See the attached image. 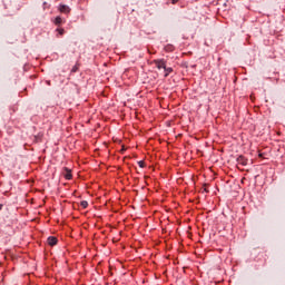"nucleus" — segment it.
Segmentation results:
<instances>
[{
	"label": "nucleus",
	"instance_id": "obj_1",
	"mask_svg": "<svg viewBox=\"0 0 285 285\" xmlns=\"http://www.w3.org/2000/svg\"><path fill=\"white\" fill-rule=\"evenodd\" d=\"M155 66L158 68V70H161L166 68V60L165 59H158L154 60Z\"/></svg>",
	"mask_w": 285,
	"mask_h": 285
},
{
	"label": "nucleus",
	"instance_id": "obj_2",
	"mask_svg": "<svg viewBox=\"0 0 285 285\" xmlns=\"http://www.w3.org/2000/svg\"><path fill=\"white\" fill-rule=\"evenodd\" d=\"M237 164H238L239 166H247L248 159H246L244 156H239V157L237 158Z\"/></svg>",
	"mask_w": 285,
	"mask_h": 285
},
{
	"label": "nucleus",
	"instance_id": "obj_3",
	"mask_svg": "<svg viewBox=\"0 0 285 285\" xmlns=\"http://www.w3.org/2000/svg\"><path fill=\"white\" fill-rule=\"evenodd\" d=\"M47 242H48L49 246H57V237H55V236L48 237Z\"/></svg>",
	"mask_w": 285,
	"mask_h": 285
},
{
	"label": "nucleus",
	"instance_id": "obj_4",
	"mask_svg": "<svg viewBox=\"0 0 285 285\" xmlns=\"http://www.w3.org/2000/svg\"><path fill=\"white\" fill-rule=\"evenodd\" d=\"M59 10H60V12H63L65 14H68V12H70V7H68L66 4H61Z\"/></svg>",
	"mask_w": 285,
	"mask_h": 285
},
{
	"label": "nucleus",
	"instance_id": "obj_5",
	"mask_svg": "<svg viewBox=\"0 0 285 285\" xmlns=\"http://www.w3.org/2000/svg\"><path fill=\"white\" fill-rule=\"evenodd\" d=\"M65 170H66L65 178L68 180L72 179V171L68 168H65Z\"/></svg>",
	"mask_w": 285,
	"mask_h": 285
},
{
	"label": "nucleus",
	"instance_id": "obj_6",
	"mask_svg": "<svg viewBox=\"0 0 285 285\" xmlns=\"http://www.w3.org/2000/svg\"><path fill=\"white\" fill-rule=\"evenodd\" d=\"M164 70H165V77H168L170 75V72H173V68H167L166 66H165Z\"/></svg>",
	"mask_w": 285,
	"mask_h": 285
},
{
	"label": "nucleus",
	"instance_id": "obj_7",
	"mask_svg": "<svg viewBox=\"0 0 285 285\" xmlns=\"http://www.w3.org/2000/svg\"><path fill=\"white\" fill-rule=\"evenodd\" d=\"M62 21L63 20L61 19V17H57L55 23H56V26H61Z\"/></svg>",
	"mask_w": 285,
	"mask_h": 285
},
{
	"label": "nucleus",
	"instance_id": "obj_8",
	"mask_svg": "<svg viewBox=\"0 0 285 285\" xmlns=\"http://www.w3.org/2000/svg\"><path fill=\"white\" fill-rule=\"evenodd\" d=\"M138 166L140 168H145L146 167V163L144 160H140V161H138Z\"/></svg>",
	"mask_w": 285,
	"mask_h": 285
},
{
	"label": "nucleus",
	"instance_id": "obj_9",
	"mask_svg": "<svg viewBox=\"0 0 285 285\" xmlns=\"http://www.w3.org/2000/svg\"><path fill=\"white\" fill-rule=\"evenodd\" d=\"M80 206H81L82 208H88V203H87L86 200H82V202L80 203Z\"/></svg>",
	"mask_w": 285,
	"mask_h": 285
},
{
	"label": "nucleus",
	"instance_id": "obj_10",
	"mask_svg": "<svg viewBox=\"0 0 285 285\" xmlns=\"http://www.w3.org/2000/svg\"><path fill=\"white\" fill-rule=\"evenodd\" d=\"M77 70H79V66L78 65L72 67L71 72H77Z\"/></svg>",
	"mask_w": 285,
	"mask_h": 285
},
{
	"label": "nucleus",
	"instance_id": "obj_11",
	"mask_svg": "<svg viewBox=\"0 0 285 285\" xmlns=\"http://www.w3.org/2000/svg\"><path fill=\"white\" fill-rule=\"evenodd\" d=\"M57 31L59 32V35H65L66 33V30H63V29H57Z\"/></svg>",
	"mask_w": 285,
	"mask_h": 285
},
{
	"label": "nucleus",
	"instance_id": "obj_12",
	"mask_svg": "<svg viewBox=\"0 0 285 285\" xmlns=\"http://www.w3.org/2000/svg\"><path fill=\"white\" fill-rule=\"evenodd\" d=\"M3 209V204H0V210H2Z\"/></svg>",
	"mask_w": 285,
	"mask_h": 285
},
{
	"label": "nucleus",
	"instance_id": "obj_13",
	"mask_svg": "<svg viewBox=\"0 0 285 285\" xmlns=\"http://www.w3.org/2000/svg\"><path fill=\"white\" fill-rule=\"evenodd\" d=\"M259 157H262V154H259Z\"/></svg>",
	"mask_w": 285,
	"mask_h": 285
}]
</instances>
